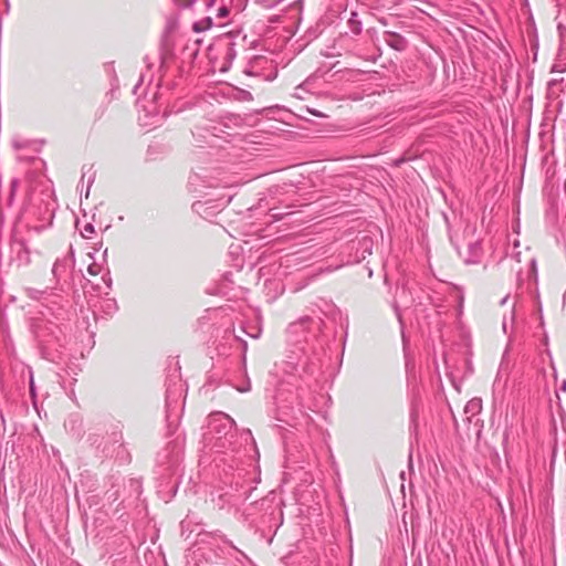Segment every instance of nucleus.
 I'll return each instance as SVG.
<instances>
[{
    "label": "nucleus",
    "instance_id": "7ed1b4c3",
    "mask_svg": "<svg viewBox=\"0 0 566 566\" xmlns=\"http://www.w3.org/2000/svg\"><path fill=\"white\" fill-rule=\"evenodd\" d=\"M203 28H199L198 24L195 25V31H202Z\"/></svg>",
    "mask_w": 566,
    "mask_h": 566
},
{
    "label": "nucleus",
    "instance_id": "f257e3e1",
    "mask_svg": "<svg viewBox=\"0 0 566 566\" xmlns=\"http://www.w3.org/2000/svg\"><path fill=\"white\" fill-rule=\"evenodd\" d=\"M178 4L180 6H184V7H188L189 4L192 3L193 0H175Z\"/></svg>",
    "mask_w": 566,
    "mask_h": 566
},
{
    "label": "nucleus",
    "instance_id": "20e7f679",
    "mask_svg": "<svg viewBox=\"0 0 566 566\" xmlns=\"http://www.w3.org/2000/svg\"><path fill=\"white\" fill-rule=\"evenodd\" d=\"M207 22H208V24L210 25V24H211V18H208V19H207Z\"/></svg>",
    "mask_w": 566,
    "mask_h": 566
},
{
    "label": "nucleus",
    "instance_id": "f03ea898",
    "mask_svg": "<svg viewBox=\"0 0 566 566\" xmlns=\"http://www.w3.org/2000/svg\"><path fill=\"white\" fill-rule=\"evenodd\" d=\"M228 14V9L227 8H220L219 9V15L220 17H226Z\"/></svg>",
    "mask_w": 566,
    "mask_h": 566
}]
</instances>
